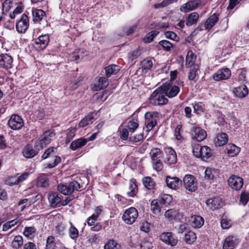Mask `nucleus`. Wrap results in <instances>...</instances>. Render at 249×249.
I'll use <instances>...</instances> for the list:
<instances>
[{"instance_id":"nucleus-50","label":"nucleus","mask_w":249,"mask_h":249,"mask_svg":"<svg viewBox=\"0 0 249 249\" xmlns=\"http://www.w3.org/2000/svg\"><path fill=\"white\" fill-rule=\"evenodd\" d=\"M139 126V124L138 123V121L132 120L128 122L127 126H125L128 130H129V132L131 134L133 133L135 130L138 128Z\"/></svg>"},{"instance_id":"nucleus-23","label":"nucleus","mask_w":249,"mask_h":249,"mask_svg":"<svg viewBox=\"0 0 249 249\" xmlns=\"http://www.w3.org/2000/svg\"><path fill=\"white\" fill-rule=\"evenodd\" d=\"M200 3V1L199 0H190L181 6L180 10L183 12L193 10L198 7Z\"/></svg>"},{"instance_id":"nucleus-48","label":"nucleus","mask_w":249,"mask_h":249,"mask_svg":"<svg viewBox=\"0 0 249 249\" xmlns=\"http://www.w3.org/2000/svg\"><path fill=\"white\" fill-rule=\"evenodd\" d=\"M151 210L155 214L160 212L161 208L157 199H154L151 203Z\"/></svg>"},{"instance_id":"nucleus-52","label":"nucleus","mask_w":249,"mask_h":249,"mask_svg":"<svg viewBox=\"0 0 249 249\" xmlns=\"http://www.w3.org/2000/svg\"><path fill=\"white\" fill-rule=\"evenodd\" d=\"M55 238L53 236H49L46 241V249H54L56 244L54 241Z\"/></svg>"},{"instance_id":"nucleus-35","label":"nucleus","mask_w":249,"mask_h":249,"mask_svg":"<svg viewBox=\"0 0 249 249\" xmlns=\"http://www.w3.org/2000/svg\"><path fill=\"white\" fill-rule=\"evenodd\" d=\"M227 153L230 157H234L238 154L240 151V148L233 144H229L227 145Z\"/></svg>"},{"instance_id":"nucleus-58","label":"nucleus","mask_w":249,"mask_h":249,"mask_svg":"<svg viewBox=\"0 0 249 249\" xmlns=\"http://www.w3.org/2000/svg\"><path fill=\"white\" fill-rule=\"evenodd\" d=\"M177 0H164L161 3L154 4V7L155 9L162 8L171 3L177 2Z\"/></svg>"},{"instance_id":"nucleus-44","label":"nucleus","mask_w":249,"mask_h":249,"mask_svg":"<svg viewBox=\"0 0 249 249\" xmlns=\"http://www.w3.org/2000/svg\"><path fill=\"white\" fill-rule=\"evenodd\" d=\"M196 239V233L192 231H189L185 234V241L186 243L191 244L194 243Z\"/></svg>"},{"instance_id":"nucleus-57","label":"nucleus","mask_w":249,"mask_h":249,"mask_svg":"<svg viewBox=\"0 0 249 249\" xmlns=\"http://www.w3.org/2000/svg\"><path fill=\"white\" fill-rule=\"evenodd\" d=\"M18 219H15L14 220L8 221L4 224L2 227V230L3 231H6L8 230L9 229L14 226L18 222Z\"/></svg>"},{"instance_id":"nucleus-8","label":"nucleus","mask_w":249,"mask_h":249,"mask_svg":"<svg viewBox=\"0 0 249 249\" xmlns=\"http://www.w3.org/2000/svg\"><path fill=\"white\" fill-rule=\"evenodd\" d=\"M8 125L13 130H18L23 126L24 121L19 115L12 114L8 122Z\"/></svg>"},{"instance_id":"nucleus-49","label":"nucleus","mask_w":249,"mask_h":249,"mask_svg":"<svg viewBox=\"0 0 249 249\" xmlns=\"http://www.w3.org/2000/svg\"><path fill=\"white\" fill-rule=\"evenodd\" d=\"M84 53L83 49H79L73 53H72L71 55V59L72 61H78L79 59H81L83 58L84 55L83 53Z\"/></svg>"},{"instance_id":"nucleus-63","label":"nucleus","mask_w":249,"mask_h":249,"mask_svg":"<svg viewBox=\"0 0 249 249\" xmlns=\"http://www.w3.org/2000/svg\"><path fill=\"white\" fill-rule=\"evenodd\" d=\"M249 200V194L246 192L241 193L240 202L243 206H245Z\"/></svg>"},{"instance_id":"nucleus-20","label":"nucleus","mask_w":249,"mask_h":249,"mask_svg":"<svg viewBox=\"0 0 249 249\" xmlns=\"http://www.w3.org/2000/svg\"><path fill=\"white\" fill-rule=\"evenodd\" d=\"M239 243L237 237L234 236H229L227 237L224 241L223 249H233Z\"/></svg>"},{"instance_id":"nucleus-51","label":"nucleus","mask_w":249,"mask_h":249,"mask_svg":"<svg viewBox=\"0 0 249 249\" xmlns=\"http://www.w3.org/2000/svg\"><path fill=\"white\" fill-rule=\"evenodd\" d=\"M69 234L72 239H76L79 236L78 230L71 224V226L69 229Z\"/></svg>"},{"instance_id":"nucleus-59","label":"nucleus","mask_w":249,"mask_h":249,"mask_svg":"<svg viewBox=\"0 0 249 249\" xmlns=\"http://www.w3.org/2000/svg\"><path fill=\"white\" fill-rule=\"evenodd\" d=\"M202 146L198 144H194L192 145V152L193 153L196 158H199L201 157L200 150Z\"/></svg>"},{"instance_id":"nucleus-62","label":"nucleus","mask_w":249,"mask_h":249,"mask_svg":"<svg viewBox=\"0 0 249 249\" xmlns=\"http://www.w3.org/2000/svg\"><path fill=\"white\" fill-rule=\"evenodd\" d=\"M141 249H151L153 247L151 241L146 239H144L140 244Z\"/></svg>"},{"instance_id":"nucleus-5","label":"nucleus","mask_w":249,"mask_h":249,"mask_svg":"<svg viewBox=\"0 0 249 249\" xmlns=\"http://www.w3.org/2000/svg\"><path fill=\"white\" fill-rule=\"evenodd\" d=\"M138 216L137 210L134 207H131L125 211L122 219L127 224H133Z\"/></svg>"},{"instance_id":"nucleus-42","label":"nucleus","mask_w":249,"mask_h":249,"mask_svg":"<svg viewBox=\"0 0 249 249\" xmlns=\"http://www.w3.org/2000/svg\"><path fill=\"white\" fill-rule=\"evenodd\" d=\"M141 66L142 71L144 72H147L148 71L152 68L153 62L151 59L147 58L142 62Z\"/></svg>"},{"instance_id":"nucleus-30","label":"nucleus","mask_w":249,"mask_h":249,"mask_svg":"<svg viewBox=\"0 0 249 249\" xmlns=\"http://www.w3.org/2000/svg\"><path fill=\"white\" fill-rule=\"evenodd\" d=\"M196 56L191 50L189 51L186 56L185 66L187 68L192 67L195 65Z\"/></svg>"},{"instance_id":"nucleus-12","label":"nucleus","mask_w":249,"mask_h":249,"mask_svg":"<svg viewBox=\"0 0 249 249\" xmlns=\"http://www.w3.org/2000/svg\"><path fill=\"white\" fill-rule=\"evenodd\" d=\"M183 182L185 188L190 192H194L197 189V182L196 178L192 175H186L184 177Z\"/></svg>"},{"instance_id":"nucleus-13","label":"nucleus","mask_w":249,"mask_h":249,"mask_svg":"<svg viewBox=\"0 0 249 249\" xmlns=\"http://www.w3.org/2000/svg\"><path fill=\"white\" fill-rule=\"evenodd\" d=\"M228 182L231 188L235 190H239L243 186V179L239 176L232 175L228 179Z\"/></svg>"},{"instance_id":"nucleus-1","label":"nucleus","mask_w":249,"mask_h":249,"mask_svg":"<svg viewBox=\"0 0 249 249\" xmlns=\"http://www.w3.org/2000/svg\"><path fill=\"white\" fill-rule=\"evenodd\" d=\"M165 93L161 86L157 88L149 98V103L154 106H161L168 103V100L165 97Z\"/></svg>"},{"instance_id":"nucleus-33","label":"nucleus","mask_w":249,"mask_h":249,"mask_svg":"<svg viewBox=\"0 0 249 249\" xmlns=\"http://www.w3.org/2000/svg\"><path fill=\"white\" fill-rule=\"evenodd\" d=\"M190 69L188 72V78L189 80H195L196 78L198 77L199 67L198 65H195Z\"/></svg>"},{"instance_id":"nucleus-31","label":"nucleus","mask_w":249,"mask_h":249,"mask_svg":"<svg viewBox=\"0 0 249 249\" xmlns=\"http://www.w3.org/2000/svg\"><path fill=\"white\" fill-rule=\"evenodd\" d=\"M218 15L215 13L211 16L205 23V27L207 29L212 28L218 20Z\"/></svg>"},{"instance_id":"nucleus-26","label":"nucleus","mask_w":249,"mask_h":249,"mask_svg":"<svg viewBox=\"0 0 249 249\" xmlns=\"http://www.w3.org/2000/svg\"><path fill=\"white\" fill-rule=\"evenodd\" d=\"M87 143V141L84 137L77 139L73 141L71 144L70 148L72 150H76L85 145Z\"/></svg>"},{"instance_id":"nucleus-21","label":"nucleus","mask_w":249,"mask_h":249,"mask_svg":"<svg viewBox=\"0 0 249 249\" xmlns=\"http://www.w3.org/2000/svg\"><path fill=\"white\" fill-rule=\"evenodd\" d=\"M167 186L170 189L176 190L182 185V181L177 177L167 176L166 178Z\"/></svg>"},{"instance_id":"nucleus-54","label":"nucleus","mask_w":249,"mask_h":249,"mask_svg":"<svg viewBox=\"0 0 249 249\" xmlns=\"http://www.w3.org/2000/svg\"><path fill=\"white\" fill-rule=\"evenodd\" d=\"M76 128L75 127H71L68 130V132L66 138V143H69L75 136Z\"/></svg>"},{"instance_id":"nucleus-25","label":"nucleus","mask_w":249,"mask_h":249,"mask_svg":"<svg viewBox=\"0 0 249 249\" xmlns=\"http://www.w3.org/2000/svg\"><path fill=\"white\" fill-rule=\"evenodd\" d=\"M190 224L194 228H199L204 224V219L200 216L193 215L190 218Z\"/></svg>"},{"instance_id":"nucleus-53","label":"nucleus","mask_w":249,"mask_h":249,"mask_svg":"<svg viewBox=\"0 0 249 249\" xmlns=\"http://www.w3.org/2000/svg\"><path fill=\"white\" fill-rule=\"evenodd\" d=\"M129 188L130 191L127 192V194L128 196L133 197L137 193V185L135 183V182L133 181H130L129 183Z\"/></svg>"},{"instance_id":"nucleus-29","label":"nucleus","mask_w":249,"mask_h":249,"mask_svg":"<svg viewBox=\"0 0 249 249\" xmlns=\"http://www.w3.org/2000/svg\"><path fill=\"white\" fill-rule=\"evenodd\" d=\"M33 20L35 22H40L45 17V12L41 9H35L32 10Z\"/></svg>"},{"instance_id":"nucleus-61","label":"nucleus","mask_w":249,"mask_h":249,"mask_svg":"<svg viewBox=\"0 0 249 249\" xmlns=\"http://www.w3.org/2000/svg\"><path fill=\"white\" fill-rule=\"evenodd\" d=\"M129 141L133 142H137L142 141L143 139V135L142 133H140L135 136H132V134H130Z\"/></svg>"},{"instance_id":"nucleus-60","label":"nucleus","mask_w":249,"mask_h":249,"mask_svg":"<svg viewBox=\"0 0 249 249\" xmlns=\"http://www.w3.org/2000/svg\"><path fill=\"white\" fill-rule=\"evenodd\" d=\"M159 43L164 50L167 51H170L173 46V45L170 42L166 40H161Z\"/></svg>"},{"instance_id":"nucleus-41","label":"nucleus","mask_w":249,"mask_h":249,"mask_svg":"<svg viewBox=\"0 0 249 249\" xmlns=\"http://www.w3.org/2000/svg\"><path fill=\"white\" fill-rule=\"evenodd\" d=\"M143 184L145 188L149 190L154 189L155 183L150 177H145L142 179Z\"/></svg>"},{"instance_id":"nucleus-11","label":"nucleus","mask_w":249,"mask_h":249,"mask_svg":"<svg viewBox=\"0 0 249 249\" xmlns=\"http://www.w3.org/2000/svg\"><path fill=\"white\" fill-rule=\"evenodd\" d=\"M29 19L27 15L23 14L16 23V27L17 31L20 33H24L29 27Z\"/></svg>"},{"instance_id":"nucleus-14","label":"nucleus","mask_w":249,"mask_h":249,"mask_svg":"<svg viewBox=\"0 0 249 249\" xmlns=\"http://www.w3.org/2000/svg\"><path fill=\"white\" fill-rule=\"evenodd\" d=\"M164 216L170 221L173 220L180 221L183 218V214L178 210L169 209L165 212Z\"/></svg>"},{"instance_id":"nucleus-10","label":"nucleus","mask_w":249,"mask_h":249,"mask_svg":"<svg viewBox=\"0 0 249 249\" xmlns=\"http://www.w3.org/2000/svg\"><path fill=\"white\" fill-rule=\"evenodd\" d=\"M49 40L48 35L40 36L34 40V47L38 50L44 49L48 45Z\"/></svg>"},{"instance_id":"nucleus-37","label":"nucleus","mask_w":249,"mask_h":249,"mask_svg":"<svg viewBox=\"0 0 249 249\" xmlns=\"http://www.w3.org/2000/svg\"><path fill=\"white\" fill-rule=\"evenodd\" d=\"M37 152L27 145L23 151V156L27 158H32L37 155Z\"/></svg>"},{"instance_id":"nucleus-16","label":"nucleus","mask_w":249,"mask_h":249,"mask_svg":"<svg viewBox=\"0 0 249 249\" xmlns=\"http://www.w3.org/2000/svg\"><path fill=\"white\" fill-rule=\"evenodd\" d=\"M160 239L165 244L171 246H176L178 242L171 232H163L160 235Z\"/></svg>"},{"instance_id":"nucleus-17","label":"nucleus","mask_w":249,"mask_h":249,"mask_svg":"<svg viewBox=\"0 0 249 249\" xmlns=\"http://www.w3.org/2000/svg\"><path fill=\"white\" fill-rule=\"evenodd\" d=\"M166 158L165 162L168 164H173L177 162V158L175 151L171 147L165 149Z\"/></svg>"},{"instance_id":"nucleus-15","label":"nucleus","mask_w":249,"mask_h":249,"mask_svg":"<svg viewBox=\"0 0 249 249\" xmlns=\"http://www.w3.org/2000/svg\"><path fill=\"white\" fill-rule=\"evenodd\" d=\"M61 196V195L55 192H51L48 194V199L51 207L56 208L60 206Z\"/></svg>"},{"instance_id":"nucleus-18","label":"nucleus","mask_w":249,"mask_h":249,"mask_svg":"<svg viewBox=\"0 0 249 249\" xmlns=\"http://www.w3.org/2000/svg\"><path fill=\"white\" fill-rule=\"evenodd\" d=\"M207 207L212 211L218 209L223 205V200L221 198L216 197L210 198L206 201Z\"/></svg>"},{"instance_id":"nucleus-9","label":"nucleus","mask_w":249,"mask_h":249,"mask_svg":"<svg viewBox=\"0 0 249 249\" xmlns=\"http://www.w3.org/2000/svg\"><path fill=\"white\" fill-rule=\"evenodd\" d=\"M231 76V71L227 68H223L218 70L213 75V78L214 81L227 80Z\"/></svg>"},{"instance_id":"nucleus-39","label":"nucleus","mask_w":249,"mask_h":249,"mask_svg":"<svg viewBox=\"0 0 249 249\" xmlns=\"http://www.w3.org/2000/svg\"><path fill=\"white\" fill-rule=\"evenodd\" d=\"M217 176V172L214 169L207 168L205 171V178L208 180H213Z\"/></svg>"},{"instance_id":"nucleus-24","label":"nucleus","mask_w":249,"mask_h":249,"mask_svg":"<svg viewBox=\"0 0 249 249\" xmlns=\"http://www.w3.org/2000/svg\"><path fill=\"white\" fill-rule=\"evenodd\" d=\"M108 85L107 79L103 77L98 78V80L95 82L92 87V89L95 91H98L106 88Z\"/></svg>"},{"instance_id":"nucleus-36","label":"nucleus","mask_w":249,"mask_h":249,"mask_svg":"<svg viewBox=\"0 0 249 249\" xmlns=\"http://www.w3.org/2000/svg\"><path fill=\"white\" fill-rule=\"evenodd\" d=\"M56 152V147L51 146L46 149L41 156V159L44 160L47 158H52L53 156L55 155Z\"/></svg>"},{"instance_id":"nucleus-2","label":"nucleus","mask_w":249,"mask_h":249,"mask_svg":"<svg viewBox=\"0 0 249 249\" xmlns=\"http://www.w3.org/2000/svg\"><path fill=\"white\" fill-rule=\"evenodd\" d=\"M55 137V132L53 129L45 131L41 136V139L36 142L35 147L39 150L42 149L53 140Z\"/></svg>"},{"instance_id":"nucleus-38","label":"nucleus","mask_w":249,"mask_h":249,"mask_svg":"<svg viewBox=\"0 0 249 249\" xmlns=\"http://www.w3.org/2000/svg\"><path fill=\"white\" fill-rule=\"evenodd\" d=\"M199 18L198 14L196 12L192 13L187 18L186 24L188 26H192L196 23Z\"/></svg>"},{"instance_id":"nucleus-40","label":"nucleus","mask_w":249,"mask_h":249,"mask_svg":"<svg viewBox=\"0 0 249 249\" xmlns=\"http://www.w3.org/2000/svg\"><path fill=\"white\" fill-rule=\"evenodd\" d=\"M58 191L65 196L71 195V189L69 187V183L59 184L57 186Z\"/></svg>"},{"instance_id":"nucleus-45","label":"nucleus","mask_w":249,"mask_h":249,"mask_svg":"<svg viewBox=\"0 0 249 249\" xmlns=\"http://www.w3.org/2000/svg\"><path fill=\"white\" fill-rule=\"evenodd\" d=\"M23 244L22 237L20 235L16 236L12 242V247L15 249H19Z\"/></svg>"},{"instance_id":"nucleus-28","label":"nucleus","mask_w":249,"mask_h":249,"mask_svg":"<svg viewBox=\"0 0 249 249\" xmlns=\"http://www.w3.org/2000/svg\"><path fill=\"white\" fill-rule=\"evenodd\" d=\"M93 113L91 112L82 119L78 124L79 127H84L93 123L95 120L93 116Z\"/></svg>"},{"instance_id":"nucleus-34","label":"nucleus","mask_w":249,"mask_h":249,"mask_svg":"<svg viewBox=\"0 0 249 249\" xmlns=\"http://www.w3.org/2000/svg\"><path fill=\"white\" fill-rule=\"evenodd\" d=\"M120 70V67L117 65L112 64L105 68L106 76L110 77L112 74H116Z\"/></svg>"},{"instance_id":"nucleus-22","label":"nucleus","mask_w":249,"mask_h":249,"mask_svg":"<svg viewBox=\"0 0 249 249\" xmlns=\"http://www.w3.org/2000/svg\"><path fill=\"white\" fill-rule=\"evenodd\" d=\"M232 91L235 96L240 98L245 97L249 93L248 88L244 84L234 88Z\"/></svg>"},{"instance_id":"nucleus-47","label":"nucleus","mask_w":249,"mask_h":249,"mask_svg":"<svg viewBox=\"0 0 249 249\" xmlns=\"http://www.w3.org/2000/svg\"><path fill=\"white\" fill-rule=\"evenodd\" d=\"M52 160L49 163L46 164V167L48 168H52L55 167L57 164L61 162V158L57 155H54L52 158Z\"/></svg>"},{"instance_id":"nucleus-64","label":"nucleus","mask_w":249,"mask_h":249,"mask_svg":"<svg viewBox=\"0 0 249 249\" xmlns=\"http://www.w3.org/2000/svg\"><path fill=\"white\" fill-rule=\"evenodd\" d=\"M159 34V32L157 31H152L150 32L147 36L144 38V40L145 42L150 43L153 40V38Z\"/></svg>"},{"instance_id":"nucleus-19","label":"nucleus","mask_w":249,"mask_h":249,"mask_svg":"<svg viewBox=\"0 0 249 249\" xmlns=\"http://www.w3.org/2000/svg\"><path fill=\"white\" fill-rule=\"evenodd\" d=\"M13 66V58L7 53L0 55V67L5 69H10Z\"/></svg>"},{"instance_id":"nucleus-55","label":"nucleus","mask_w":249,"mask_h":249,"mask_svg":"<svg viewBox=\"0 0 249 249\" xmlns=\"http://www.w3.org/2000/svg\"><path fill=\"white\" fill-rule=\"evenodd\" d=\"M172 200V197L171 196L167 194L163 195L160 200V204L167 205H169Z\"/></svg>"},{"instance_id":"nucleus-46","label":"nucleus","mask_w":249,"mask_h":249,"mask_svg":"<svg viewBox=\"0 0 249 249\" xmlns=\"http://www.w3.org/2000/svg\"><path fill=\"white\" fill-rule=\"evenodd\" d=\"M120 245L116 241L110 239L105 243L104 249H120Z\"/></svg>"},{"instance_id":"nucleus-43","label":"nucleus","mask_w":249,"mask_h":249,"mask_svg":"<svg viewBox=\"0 0 249 249\" xmlns=\"http://www.w3.org/2000/svg\"><path fill=\"white\" fill-rule=\"evenodd\" d=\"M49 179L45 176H40L37 179V185L40 187L46 188L49 185Z\"/></svg>"},{"instance_id":"nucleus-7","label":"nucleus","mask_w":249,"mask_h":249,"mask_svg":"<svg viewBox=\"0 0 249 249\" xmlns=\"http://www.w3.org/2000/svg\"><path fill=\"white\" fill-rule=\"evenodd\" d=\"M192 139L197 142H202L207 137L206 132L200 127L193 126L190 130Z\"/></svg>"},{"instance_id":"nucleus-32","label":"nucleus","mask_w":249,"mask_h":249,"mask_svg":"<svg viewBox=\"0 0 249 249\" xmlns=\"http://www.w3.org/2000/svg\"><path fill=\"white\" fill-rule=\"evenodd\" d=\"M200 153L201 157L199 158L203 160H206L212 155L211 149L207 146H201Z\"/></svg>"},{"instance_id":"nucleus-3","label":"nucleus","mask_w":249,"mask_h":249,"mask_svg":"<svg viewBox=\"0 0 249 249\" xmlns=\"http://www.w3.org/2000/svg\"><path fill=\"white\" fill-rule=\"evenodd\" d=\"M153 168L157 171H161L163 168V164L161 159L163 156V153L160 149L153 148L150 152Z\"/></svg>"},{"instance_id":"nucleus-27","label":"nucleus","mask_w":249,"mask_h":249,"mask_svg":"<svg viewBox=\"0 0 249 249\" xmlns=\"http://www.w3.org/2000/svg\"><path fill=\"white\" fill-rule=\"evenodd\" d=\"M228 140V136L226 133H221L217 135L214 139V143L216 146H221L226 144Z\"/></svg>"},{"instance_id":"nucleus-56","label":"nucleus","mask_w":249,"mask_h":249,"mask_svg":"<svg viewBox=\"0 0 249 249\" xmlns=\"http://www.w3.org/2000/svg\"><path fill=\"white\" fill-rule=\"evenodd\" d=\"M69 183V187L71 189V194H72L74 191H80V183H78L76 180H73Z\"/></svg>"},{"instance_id":"nucleus-4","label":"nucleus","mask_w":249,"mask_h":249,"mask_svg":"<svg viewBox=\"0 0 249 249\" xmlns=\"http://www.w3.org/2000/svg\"><path fill=\"white\" fill-rule=\"evenodd\" d=\"M159 116L158 112H147L145 114V124L148 130H152L156 125Z\"/></svg>"},{"instance_id":"nucleus-6","label":"nucleus","mask_w":249,"mask_h":249,"mask_svg":"<svg viewBox=\"0 0 249 249\" xmlns=\"http://www.w3.org/2000/svg\"><path fill=\"white\" fill-rule=\"evenodd\" d=\"M161 89L169 98L176 96L180 91L179 88L176 85H172L170 83H165L161 86Z\"/></svg>"}]
</instances>
